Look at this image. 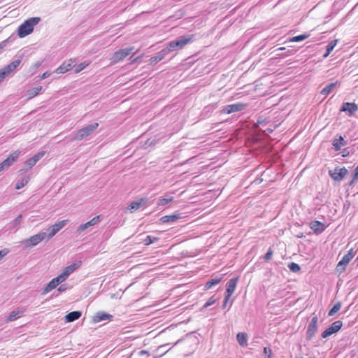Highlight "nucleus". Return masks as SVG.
Masks as SVG:
<instances>
[{"instance_id":"1","label":"nucleus","mask_w":358,"mask_h":358,"mask_svg":"<svg viewBox=\"0 0 358 358\" xmlns=\"http://www.w3.org/2000/svg\"><path fill=\"white\" fill-rule=\"evenodd\" d=\"M40 21L39 17L27 19L17 28V36L20 38H24L30 34L33 31L34 26L38 24Z\"/></svg>"},{"instance_id":"2","label":"nucleus","mask_w":358,"mask_h":358,"mask_svg":"<svg viewBox=\"0 0 358 358\" xmlns=\"http://www.w3.org/2000/svg\"><path fill=\"white\" fill-rule=\"evenodd\" d=\"M193 36H182L177 38L176 40L172 41L169 43V48L171 49L172 52L181 49L187 44L192 41Z\"/></svg>"},{"instance_id":"3","label":"nucleus","mask_w":358,"mask_h":358,"mask_svg":"<svg viewBox=\"0 0 358 358\" xmlns=\"http://www.w3.org/2000/svg\"><path fill=\"white\" fill-rule=\"evenodd\" d=\"M134 50V47L129 48L121 49L114 52L113 57L111 58L112 64H116L121 61H123L127 56L133 52Z\"/></svg>"},{"instance_id":"4","label":"nucleus","mask_w":358,"mask_h":358,"mask_svg":"<svg viewBox=\"0 0 358 358\" xmlns=\"http://www.w3.org/2000/svg\"><path fill=\"white\" fill-rule=\"evenodd\" d=\"M20 155V150H15L6 159L0 163V172L6 169H8L14 162L17 161Z\"/></svg>"},{"instance_id":"5","label":"nucleus","mask_w":358,"mask_h":358,"mask_svg":"<svg viewBox=\"0 0 358 358\" xmlns=\"http://www.w3.org/2000/svg\"><path fill=\"white\" fill-rule=\"evenodd\" d=\"M46 236L47 235L45 232H41L39 234L31 236L28 239L24 240L23 243L27 248H32L41 243Z\"/></svg>"},{"instance_id":"6","label":"nucleus","mask_w":358,"mask_h":358,"mask_svg":"<svg viewBox=\"0 0 358 358\" xmlns=\"http://www.w3.org/2000/svg\"><path fill=\"white\" fill-rule=\"evenodd\" d=\"M317 322L318 318L317 316L312 317L311 321L308 325L306 330V340L310 341L315 336V333L317 331Z\"/></svg>"},{"instance_id":"7","label":"nucleus","mask_w":358,"mask_h":358,"mask_svg":"<svg viewBox=\"0 0 358 358\" xmlns=\"http://www.w3.org/2000/svg\"><path fill=\"white\" fill-rule=\"evenodd\" d=\"M82 264L81 261H78L76 262L73 263L72 264L65 267L63 269V271L61 274L59 275V278L62 279L63 281H65L68 277L74 272L76 269L80 268Z\"/></svg>"},{"instance_id":"8","label":"nucleus","mask_w":358,"mask_h":358,"mask_svg":"<svg viewBox=\"0 0 358 358\" xmlns=\"http://www.w3.org/2000/svg\"><path fill=\"white\" fill-rule=\"evenodd\" d=\"M148 203L146 198H141L136 201H132L126 208V210L130 213H133L140 208L145 207Z\"/></svg>"},{"instance_id":"9","label":"nucleus","mask_w":358,"mask_h":358,"mask_svg":"<svg viewBox=\"0 0 358 358\" xmlns=\"http://www.w3.org/2000/svg\"><path fill=\"white\" fill-rule=\"evenodd\" d=\"M343 326V322L337 320L333 322L326 330L322 333V337L326 338L334 333L338 331Z\"/></svg>"},{"instance_id":"10","label":"nucleus","mask_w":358,"mask_h":358,"mask_svg":"<svg viewBox=\"0 0 358 358\" xmlns=\"http://www.w3.org/2000/svg\"><path fill=\"white\" fill-rule=\"evenodd\" d=\"M98 123H94L80 129L78 131L77 136H76V139L81 140L88 136L98 127Z\"/></svg>"},{"instance_id":"11","label":"nucleus","mask_w":358,"mask_h":358,"mask_svg":"<svg viewBox=\"0 0 358 358\" xmlns=\"http://www.w3.org/2000/svg\"><path fill=\"white\" fill-rule=\"evenodd\" d=\"M348 171L346 168H336L334 170L329 171V176L336 181L342 180L348 174Z\"/></svg>"},{"instance_id":"12","label":"nucleus","mask_w":358,"mask_h":358,"mask_svg":"<svg viewBox=\"0 0 358 358\" xmlns=\"http://www.w3.org/2000/svg\"><path fill=\"white\" fill-rule=\"evenodd\" d=\"M352 257L353 255L352 250H350L347 254H345L343 257L342 259L338 263L336 266L337 271L340 273H343L345 270L346 266L349 264Z\"/></svg>"},{"instance_id":"13","label":"nucleus","mask_w":358,"mask_h":358,"mask_svg":"<svg viewBox=\"0 0 358 358\" xmlns=\"http://www.w3.org/2000/svg\"><path fill=\"white\" fill-rule=\"evenodd\" d=\"M245 105L242 103H236L225 106L221 110L223 114H230L234 112H238L243 110Z\"/></svg>"},{"instance_id":"14","label":"nucleus","mask_w":358,"mask_h":358,"mask_svg":"<svg viewBox=\"0 0 358 358\" xmlns=\"http://www.w3.org/2000/svg\"><path fill=\"white\" fill-rule=\"evenodd\" d=\"M340 110L348 113V116L350 117L358 110V106L354 102H345L342 104Z\"/></svg>"},{"instance_id":"15","label":"nucleus","mask_w":358,"mask_h":358,"mask_svg":"<svg viewBox=\"0 0 358 358\" xmlns=\"http://www.w3.org/2000/svg\"><path fill=\"white\" fill-rule=\"evenodd\" d=\"M68 220H64L51 226L49 229L50 232L48 235V239L52 238L59 230H61L68 223Z\"/></svg>"},{"instance_id":"16","label":"nucleus","mask_w":358,"mask_h":358,"mask_svg":"<svg viewBox=\"0 0 358 358\" xmlns=\"http://www.w3.org/2000/svg\"><path fill=\"white\" fill-rule=\"evenodd\" d=\"M64 282L62 279L59 278L58 275L57 277L53 278L52 280L49 282V283L47 285V286L43 289L42 294L45 295L50 292H51L52 289H55L59 283Z\"/></svg>"},{"instance_id":"17","label":"nucleus","mask_w":358,"mask_h":358,"mask_svg":"<svg viewBox=\"0 0 358 358\" xmlns=\"http://www.w3.org/2000/svg\"><path fill=\"white\" fill-rule=\"evenodd\" d=\"M99 222H100V216L99 215L96 216V217H93L92 219H91L90 221L87 222L86 223L80 225L77 229V231L78 233H81V232L84 231L85 230H86L87 229H88L89 227L98 224Z\"/></svg>"},{"instance_id":"18","label":"nucleus","mask_w":358,"mask_h":358,"mask_svg":"<svg viewBox=\"0 0 358 358\" xmlns=\"http://www.w3.org/2000/svg\"><path fill=\"white\" fill-rule=\"evenodd\" d=\"M21 60L17 59L13 61V62L10 63L7 66H4L3 69H1V71L3 72L4 75L6 76H8L11 72L15 71L17 67L20 64Z\"/></svg>"},{"instance_id":"19","label":"nucleus","mask_w":358,"mask_h":358,"mask_svg":"<svg viewBox=\"0 0 358 358\" xmlns=\"http://www.w3.org/2000/svg\"><path fill=\"white\" fill-rule=\"evenodd\" d=\"M75 61L70 59L68 62H64L60 65L57 69L56 73L58 74L64 73L72 69L74 66Z\"/></svg>"},{"instance_id":"20","label":"nucleus","mask_w":358,"mask_h":358,"mask_svg":"<svg viewBox=\"0 0 358 358\" xmlns=\"http://www.w3.org/2000/svg\"><path fill=\"white\" fill-rule=\"evenodd\" d=\"M310 228L316 234H320L324 231L326 227L324 224L320 221H313L310 223Z\"/></svg>"},{"instance_id":"21","label":"nucleus","mask_w":358,"mask_h":358,"mask_svg":"<svg viewBox=\"0 0 358 358\" xmlns=\"http://www.w3.org/2000/svg\"><path fill=\"white\" fill-rule=\"evenodd\" d=\"M45 153V152H38L34 157L28 159L26 161V165L29 167V169H31L44 156Z\"/></svg>"},{"instance_id":"22","label":"nucleus","mask_w":358,"mask_h":358,"mask_svg":"<svg viewBox=\"0 0 358 358\" xmlns=\"http://www.w3.org/2000/svg\"><path fill=\"white\" fill-rule=\"evenodd\" d=\"M238 280V278H234L228 281V282L227 283V295H232V294L234 292L236 289Z\"/></svg>"},{"instance_id":"23","label":"nucleus","mask_w":358,"mask_h":358,"mask_svg":"<svg viewBox=\"0 0 358 358\" xmlns=\"http://www.w3.org/2000/svg\"><path fill=\"white\" fill-rule=\"evenodd\" d=\"M81 315L82 313L78 310L71 312L65 316V321L66 322H72L79 319L81 317Z\"/></svg>"},{"instance_id":"24","label":"nucleus","mask_w":358,"mask_h":358,"mask_svg":"<svg viewBox=\"0 0 358 358\" xmlns=\"http://www.w3.org/2000/svg\"><path fill=\"white\" fill-rule=\"evenodd\" d=\"M112 317L113 316L108 313L99 312L94 317V321L95 322H100L103 320H110Z\"/></svg>"},{"instance_id":"25","label":"nucleus","mask_w":358,"mask_h":358,"mask_svg":"<svg viewBox=\"0 0 358 358\" xmlns=\"http://www.w3.org/2000/svg\"><path fill=\"white\" fill-rule=\"evenodd\" d=\"M332 145L336 151H338L341 150V146H345L347 145V142L344 140V138L339 136L338 138H334L332 142Z\"/></svg>"},{"instance_id":"26","label":"nucleus","mask_w":358,"mask_h":358,"mask_svg":"<svg viewBox=\"0 0 358 358\" xmlns=\"http://www.w3.org/2000/svg\"><path fill=\"white\" fill-rule=\"evenodd\" d=\"M180 217V215H171L163 216L160 218L159 221L162 223H174Z\"/></svg>"},{"instance_id":"27","label":"nucleus","mask_w":358,"mask_h":358,"mask_svg":"<svg viewBox=\"0 0 358 358\" xmlns=\"http://www.w3.org/2000/svg\"><path fill=\"white\" fill-rule=\"evenodd\" d=\"M43 90L42 86L39 85L27 91V96L28 99H31L37 96Z\"/></svg>"},{"instance_id":"28","label":"nucleus","mask_w":358,"mask_h":358,"mask_svg":"<svg viewBox=\"0 0 358 358\" xmlns=\"http://www.w3.org/2000/svg\"><path fill=\"white\" fill-rule=\"evenodd\" d=\"M236 339L238 343V344L241 347H245L247 345V341H248V335L245 333L239 332L236 335Z\"/></svg>"},{"instance_id":"29","label":"nucleus","mask_w":358,"mask_h":358,"mask_svg":"<svg viewBox=\"0 0 358 358\" xmlns=\"http://www.w3.org/2000/svg\"><path fill=\"white\" fill-rule=\"evenodd\" d=\"M173 199V196L170 194H166L164 197H160L158 199V207L168 204L169 202L172 201Z\"/></svg>"},{"instance_id":"30","label":"nucleus","mask_w":358,"mask_h":358,"mask_svg":"<svg viewBox=\"0 0 358 358\" xmlns=\"http://www.w3.org/2000/svg\"><path fill=\"white\" fill-rule=\"evenodd\" d=\"M337 85V82L331 83L327 86H325L320 92V94L324 96H327L329 94L332 90L335 88Z\"/></svg>"},{"instance_id":"31","label":"nucleus","mask_w":358,"mask_h":358,"mask_svg":"<svg viewBox=\"0 0 358 358\" xmlns=\"http://www.w3.org/2000/svg\"><path fill=\"white\" fill-rule=\"evenodd\" d=\"M23 314L24 310H13L10 313L7 318V321H14L22 317Z\"/></svg>"},{"instance_id":"32","label":"nucleus","mask_w":358,"mask_h":358,"mask_svg":"<svg viewBox=\"0 0 358 358\" xmlns=\"http://www.w3.org/2000/svg\"><path fill=\"white\" fill-rule=\"evenodd\" d=\"M221 280H222V278H213V279L208 280V282H206V284L204 285L205 289H210L213 286L219 284Z\"/></svg>"},{"instance_id":"33","label":"nucleus","mask_w":358,"mask_h":358,"mask_svg":"<svg viewBox=\"0 0 358 358\" xmlns=\"http://www.w3.org/2000/svg\"><path fill=\"white\" fill-rule=\"evenodd\" d=\"M171 52V49L169 48V44L166 47H164L159 52H158V62L163 59L166 55Z\"/></svg>"},{"instance_id":"34","label":"nucleus","mask_w":358,"mask_h":358,"mask_svg":"<svg viewBox=\"0 0 358 358\" xmlns=\"http://www.w3.org/2000/svg\"><path fill=\"white\" fill-rule=\"evenodd\" d=\"M336 43H337V41L334 40V41H331V42H329L328 43V45L326 46V52L323 55L324 58H326L329 55L331 52L334 50V47L336 46Z\"/></svg>"},{"instance_id":"35","label":"nucleus","mask_w":358,"mask_h":358,"mask_svg":"<svg viewBox=\"0 0 358 358\" xmlns=\"http://www.w3.org/2000/svg\"><path fill=\"white\" fill-rule=\"evenodd\" d=\"M180 340L177 341L176 342H174V343H164V344H162L158 346V351L159 350H162L164 347H166L167 345H169L171 344H173V345L171 347H170L167 350H166L165 352H162L160 355H158V357H162L164 355H165L167 352H169L174 345H177L178 343H179Z\"/></svg>"},{"instance_id":"36","label":"nucleus","mask_w":358,"mask_h":358,"mask_svg":"<svg viewBox=\"0 0 358 358\" xmlns=\"http://www.w3.org/2000/svg\"><path fill=\"white\" fill-rule=\"evenodd\" d=\"M310 36L309 34H303L299 36H296L289 38L290 42H299L302 41Z\"/></svg>"},{"instance_id":"37","label":"nucleus","mask_w":358,"mask_h":358,"mask_svg":"<svg viewBox=\"0 0 358 358\" xmlns=\"http://www.w3.org/2000/svg\"><path fill=\"white\" fill-rule=\"evenodd\" d=\"M29 178H23L16 183L15 189H20L29 182Z\"/></svg>"},{"instance_id":"38","label":"nucleus","mask_w":358,"mask_h":358,"mask_svg":"<svg viewBox=\"0 0 358 358\" xmlns=\"http://www.w3.org/2000/svg\"><path fill=\"white\" fill-rule=\"evenodd\" d=\"M341 308V303L338 302L336 303L332 308L329 310L328 315L329 316H333L335 313H336Z\"/></svg>"},{"instance_id":"39","label":"nucleus","mask_w":358,"mask_h":358,"mask_svg":"<svg viewBox=\"0 0 358 358\" xmlns=\"http://www.w3.org/2000/svg\"><path fill=\"white\" fill-rule=\"evenodd\" d=\"M217 301V299L215 297V296H212L205 303L204 305L203 306V307L201 308V310L205 309V308H207L208 307L212 306L213 304H214Z\"/></svg>"},{"instance_id":"40","label":"nucleus","mask_w":358,"mask_h":358,"mask_svg":"<svg viewBox=\"0 0 358 358\" xmlns=\"http://www.w3.org/2000/svg\"><path fill=\"white\" fill-rule=\"evenodd\" d=\"M89 65H90V62H84L83 63H80L77 66L76 69H75V72L76 73H78L80 72L82 70H83L84 69H85Z\"/></svg>"},{"instance_id":"41","label":"nucleus","mask_w":358,"mask_h":358,"mask_svg":"<svg viewBox=\"0 0 358 358\" xmlns=\"http://www.w3.org/2000/svg\"><path fill=\"white\" fill-rule=\"evenodd\" d=\"M288 268H289V270L291 271L294 272V273L299 271L301 269L299 265L294 262H292V263L289 264Z\"/></svg>"},{"instance_id":"42","label":"nucleus","mask_w":358,"mask_h":358,"mask_svg":"<svg viewBox=\"0 0 358 358\" xmlns=\"http://www.w3.org/2000/svg\"><path fill=\"white\" fill-rule=\"evenodd\" d=\"M273 256V250L271 248H269L267 250L266 253L265 254L264 259L265 261H268L272 258Z\"/></svg>"},{"instance_id":"43","label":"nucleus","mask_w":358,"mask_h":358,"mask_svg":"<svg viewBox=\"0 0 358 358\" xmlns=\"http://www.w3.org/2000/svg\"><path fill=\"white\" fill-rule=\"evenodd\" d=\"M264 353L265 355V358H271V350L269 348L264 347Z\"/></svg>"},{"instance_id":"44","label":"nucleus","mask_w":358,"mask_h":358,"mask_svg":"<svg viewBox=\"0 0 358 358\" xmlns=\"http://www.w3.org/2000/svg\"><path fill=\"white\" fill-rule=\"evenodd\" d=\"M231 296H229V295H225V297H224V301H223V304H222V308H225L226 306H227V304L230 299Z\"/></svg>"},{"instance_id":"45","label":"nucleus","mask_w":358,"mask_h":358,"mask_svg":"<svg viewBox=\"0 0 358 358\" xmlns=\"http://www.w3.org/2000/svg\"><path fill=\"white\" fill-rule=\"evenodd\" d=\"M8 253V249H3L0 250V260Z\"/></svg>"},{"instance_id":"46","label":"nucleus","mask_w":358,"mask_h":358,"mask_svg":"<svg viewBox=\"0 0 358 358\" xmlns=\"http://www.w3.org/2000/svg\"><path fill=\"white\" fill-rule=\"evenodd\" d=\"M172 329H171V327H169L166 329L162 330L159 333H158V335L162 336L164 334H165L166 332H171L172 331Z\"/></svg>"},{"instance_id":"47","label":"nucleus","mask_w":358,"mask_h":358,"mask_svg":"<svg viewBox=\"0 0 358 358\" xmlns=\"http://www.w3.org/2000/svg\"><path fill=\"white\" fill-rule=\"evenodd\" d=\"M66 287L64 285H62V286H60V287L58 288V289H57V290H58V292H63L66 291Z\"/></svg>"},{"instance_id":"48","label":"nucleus","mask_w":358,"mask_h":358,"mask_svg":"<svg viewBox=\"0 0 358 358\" xmlns=\"http://www.w3.org/2000/svg\"><path fill=\"white\" fill-rule=\"evenodd\" d=\"M354 175H355V178L358 179V166L355 168V169L354 171Z\"/></svg>"},{"instance_id":"49","label":"nucleus","mask_w":358,"mask_h":358,"mask_svg":"<svg viewBox=\"0 0 358 358\" xmlns=\"http://www.w3.org/2000/svg\"><path fill=\"white\" fill-rule=\"evenodd\" d=\"M6 76L3 72L0 69V83L5 78Z\"/></svg>"},{"instance_id":"50","label":"nucleus","mask_w":358,"mask_h":358,"mask_svg":"<svg viewBox=\"0 0 358 358\" xmlns=\"http://www.w3.org/2000/svg\"><path fill=\"white\" fill-rule=\"evenodd\" d=\"M22 215H19L18 217L15 219V222L17 224H20L21 222Z\"/></svg>"},{"instance_id":"51","label":"nucleus","mask_w":358,"mask_h":358,"mask_svg":"<svg viewBox=\"0 0 358 358\" xmlns=\"http://www.w3.org/2000/svg\"><path fill=\"white\" fill-rule=\"evenodd\" d=\"M357 179H355V175H353V178H352V180L350 181V184H349V185H353L355 183V182L357 181Z\"/></svg>"},{"instance_id":"52","label":"nucleus","mask_w":358,"mask_h":358,"mask_svg":"<svg viewBox=\"0 0 358 358\" xmlns=\"http://www.w3.org/2000/svg\"><path fill=\"white\" fill-rule=\"evenodd\" d=\"M50 74L48 73V72H45L44 73H43V75L41 76V78L42 79H44L45 78H47Z\"/></svg>"},{"instance_id":"53","label":"nucleus","mask_w":358,"mask_h":358,"mask_svg":"<svg viewBox=\"0 0 358 358\" xmlns=\"http://www.w3.org/2000/svg\"><path fill=\"white\" fill-rule=\"evenodd\" d=\"M285 48L284 47H282V48H280L278 50H285Z\"/></svg>"},{"instance_id":"54","label":"nucleus","mask_w":358,"mask_h":358,"mask_svg":"<svg viewBox=\"0 0 358 358\" xmlns=\"http://www.w3.org/2000/svg\"><path fill=\"white\" fill-rule=\"evenodd\" d=\"M296 358H303V357H296Z\"/></svg>"},{"instance_id":"55","label":"nucleus","mask_w":358,"mask_h":358,"mask_svg":"<svg viewBox=\"0 0 358 358\" xmlns=\"http://www.w3.org/2000/svg\"><path fill=\"white\" fill-rule=\"evenodd\" d=\"M313 358H316V357H313Z\"/></svg>"}]
</instances>
